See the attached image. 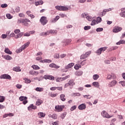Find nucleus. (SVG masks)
I'll list each match as a JSON object with an SVG mask.
<instances>
[{"label":"nucleus","instance_id":"1","mask_svg":"<svg viewBox=\"0 0 125 125\" xmlns=\"http://www.w3.org/2000/svg\"><path fill=\"white\" fill-rule=\"evenodd\" d=\"M27 22H30L31 21L28 19H19L18 20V24H23L24 26H29V23Z\"/></svg>","mask_w":125,"mask_h":125},{"label":"nucleus","instance_id":"2","mask_svg":"<svg viewBox=\"0 0 125 125\" xmlns=\"http://www.w3.org/2000/svg\"><path fill=\"white\" fill-rule=\"evenodd\" d=\"M30 45V42H27L25 43L24 44H23L22 46L20 47L19 50L17 51V53H20V52H22L24 49H25V48H27Z\"/></svg>","mask_w":125,"mask_h":125},{"label":"nucleus","instance_id":"3","mask_svg":"<svg viewBox=\"0 0 125 125\" xmlns=\"http://www.w3.org/2000/svg\"><path fill=\"white\" fill-rule=\"evenodd\" d=\"M40 22L41 23L42 25L44 26V25H46V24H47V22H48V21H47V19L46 17L42 16L40 20Z\"/></svg>","mask_w":125,"mask_h":125},{"label":"nucleus","instance_id":"4","mask_svg":"<svg viewBox=\"0 0 125 125\" xmlns=\"http://www.w3.org/2000/svg\"><path fill=\"white\" fill-rule=\"evenodd\" d=\"M101 116H102L103 118H105L106 119H110V118L113 117V116L109 115V114H108L105 110H103L101 112Z\"/></svg>","mask_w":125,"mask_h":125},{"label":"nucleus","instance_id":"5","mask_svg":"<svg viewBox=\"0 0 125 125\" xmlns=\"http://www.w3.org/2000/svg\"><path fill=\"white\" fill-rule=\"evenodd\" d=\"M0 79L4 80H11V76L7 74H4L0 76Z\"/></svg>","mask_w":125,"mask_h":125},{"label":"nucleus","instance_id":"6","mask_svg":"<svg viewBox=\"0 0 125 125\" xmlns=\"http://www.w3.org/2000/svg\"><path fill=\"white\" fill-rule=\"evenodd\" d=\"M56 9L60 10V11H64L65 10H68V8L63 6H55Z\"/></svg>","mask_w":125,"mask_h":125},{"label":"nucleus","instance_id":"7","mask_svg":"<svg viewBox=\"0 0 125 125\" xmlns=\"http://www.w3.org/2000/svg\"><path fill=\"white\" fill-rule=\"evenodd\" d=\"M117 79V77L116 75L114 73H111L110 74H107L106 80H116Z\"/></svg>","mask_w":125,"mask_h":125},{"label":"nucleus","instance_id":"8","mask_svg":"<svg viewBox=\"0 0 125 125\" xmlns=\"http://www.w3.org/2000/svg\"><path fill=\"white\" fill-rule=\"evenodd\" d=\"M65 108V105H56L55 107V109L57 110V112H62L63 109Z\"/></svg>","mask_w":125,"mask_h":125},{"label":"nucleus","instance_id":"9","mask_svg":"<svg viewBox=\"0 0 125 125\" xmlns=\"http://www.w3.org/2000/svg\"><path fill=\"white\" fill-rule=\"evenodd\" d=\"M90 53H91V52L90 51H89L87 52H86L84 54L82 55L81 56V59H85V58H87V57H88V56H89Z\"/></svg>","mask_w":125,"mask_h":125},{"label":"nucleus","instance_id":"10","mask_svg":"<svg viewBox=\"0 0 125 125\" xmlns=\"http://www.w3.org/2000/svg\"><path fill=\"white\" fill-rule=\"evenodd\" d=\"M117 83H118V81L114 80L108 83V86L109 87H113V86H115Z\"/></svg>","mask_w":125,"mask_h":125},{"label":"nucleus","instance_id":"11","mask_svg":"<svg viewBox=\"0 0 125 125\" xmlns=\"http://www.w3.org/2000/svg\"><path fill=\"white\" fill-rule=\"evenodd\" d=\"M112 9L111 8L109 9H104L103 12L101 13V16L102 17L104 16L107 13V12H109V11H111Z\"/></svg>","mask_w":125,"mask_h":125},{"label":"nucleus","instance_id":"12","mask_svg":"<svg viewBox=\"0 0 125 125\" xmlns=\"http://www.w3.org/2000/svg\"><path fill=\"white\" fill-rule=\"evenodd\" d=\"M44 79L45 80H50L51 81H54V77L52 75H44Z\"/></svg>","mask_w":125,"mask_h":125},{"label":"nucleus","instance_id":"13","mask_svg":"<svg viewBox=\"0 0 125 125\" xmlns=\"http://www.w3.org/2000/svg\"><path fill=\"white\" fill-rule=\"evenodd\" d=\"M72 42V40H71V39H66V40H64L62 42V43H64L63 46H66V45H68V44L69 43H70V42Z\"/></svg>","mask_w":125,"mask_h":125},{"label":"nucleus","instance_id":"14","mask_svg":"<svg viewBox=\"0 0 125 125\" xmlns=\"http://www.w3.org/2000/svg\"><path fill=\"white\" fill-rule=\"evenodd\" d=\"M122 30V27H119L118 26L115 27L112 30L113 33H119V32H121Z\"/></svg>","mask_w":125,"mask_h":125},{"label":"nucleus","instance_id":"15","mask_svg":"<svg viewBox=\"0 0 125 125\" xmlns=\"http://www.w3.org/2000/svg\"><path fill=\"white\" fill-rule=\"evenodd\" d=\"M86 108V105L85 104H82L78 106L79 110H84Z\"/></svg>","mask_w":125,"mask_h":125},{"label":"nucleus","instance_id":"16","mask_svg":"<svg viewBox=\"0 0 125 125\" xmlns=\"http://www.w3.org/2000/svg\"><path fill=\"white\" fill-rule=\"evenodd\" d=\"M49 67H50L51 68H55V69H59V68H60V66L56 65V64L54 63H52L50 64Z\"/></svg>","mask_w":125,"mask_h":125},{"label":"nucleus","instance_id":"17","mask_svg":"<svg viewBox=\"0 0 125 125\" xmlns=\"http://www.w3.org/2000/svg\"><path fill=\"white\" fill-rule=\"evenodd\" d=\"M121 12L120 14V16L121 17L125 18V8H121Z\"/></svg>","mask_w":125,"mask_h":125},{"label":"nucleus","instance_id":"18","mask_svg":"<svg viewBox=\"0 0 125 125\" xmlns=\"http://www.w3.org/2000/svg\"><path fill=\"white\" fill-rule=\"evenodd\" d=\"M2 57L4 58L5 60H8L9 61H10V60H12V57H11L9 55H4L2 56Z\"/></svg>","mask_w":125,"mask_h":125},{"label":"nucleus","instance_id":"19","mask_svg":"<svg viewBox=\"0 0 125 125\" xmlns=\"http://www.w3.org/2000/svg\"><path fill=\"white\" fill-rule=\"evenodd\" d=\"M60 18V17H59V16H56L54 19H52L51 22L55 23L56 21H58V20H59Z\"/></svg>","mask_w":125,"mask_h":125},{"label":"nucleus","instance_id":"20","mask_svg":"<svg viewBox=\"0 0 125 125\" xmlns=\"http://www.w3.org/2000/svg\"><path fill=\"white\" fill-rule=\"evenodd\" d=\"M13 71L15 72H21V69H20L19 66H15L13 68Z\"/></svg>","mask_w":125,"mask_h":125},{"label":"nucleus","instance_id":"21","mask_svg":"<svg viewBox=\"0 0 125 125\" xmlns=\"http://www.w3.org/2000/svg\"><path fill=\"white\" fill-rule=\"evenodd\" d=\"M74 65H75V64L73 62H71L68 64V65H67L66 66H65L64 68L65 69H70L72 68V67H73Z\"/></svg>","mask_w":125,"mask_h":125},{"label":"nucleus","instance_id":"22","mask_svg":"<svg viewBox=\"0 0 125 125\" xmlns=\"http://www.w3.org/2000/svg\"><path fill=\"white\" fill-rule=\"evenodd\" d=\"M27 109L29 110H31V109H34V110H35V109H37V106L31 104L27 107Z\"/></svg>","mask_w":125,"mask_h":125},{"label":"nucleus","instance_id":"23","mask_svg":"<svg viewBox=\"0 0 125 125\" xmlns=\"http://www.w3.org/2000/svg\"><path fill=\"white\" fill-rule=\"evenodd\" d=\"M4 52L6 53L7 54H12V52L9 50L8 48H5L4 50Z\"/></svg>","mask_w":125,"mask_h":125},{"label":"nucleus","instance_id":"24","mask_svg":"<svg viewBox=\"0 0 125 125\" xmlns=\"http://www.w3.org/2000/svg\"><path fill=\"white\" fill-rule=\"evenodd\" d=\"M43 102L42 101V100H41V99H38L37 100V101L36 103V105H37V106H40V105H41V104H42V103Z\"/></svg>","mask_w":125,"mask_h":125},{"label":"nucleus","instance_id":"25","mask_svg":"<svg viewBox=\"0 0 125 125\" xmlns=\"http://www.w3.org/2000/svg\"><path fill=\"white\" fill-rule=\"evenodd\" d=\"M99 79V75L98 74H94L93 75V79L94 81H97Z\"/></svg>","mask_w":125,"mask_h":125},{"label":"nucleus","instance_id":"26","mask_svg":"<svg viewBox=\"0 0 125 125\" xmlns=\"http://www.w3.org/2000/svg\"><path fill=\"white\" fill-rule=\"evenodd\" d=\"M38 116L39 118H44V117H45V113H43V112H39Z\"/></svg>","mask_w":125,"mask_h":125},{"label":"nucleus","instance_id":"27","mask_svg":"<svg viewBox=\"0 0 125 125\" xmlns=\"http://www.w3.org/2000/svg\"><path fill=\"white\" fill-rule=\"evenodd\" d=\"M83 72L82 71H77L75 73L76 76H77L78 77H80V76H82L83 74Z\"/></svg>","mask_w":125,"mask_h":125},{"label":"nucleus","instance_id":"28","mask_svg":"<svg viewBox=\"0 0 125 125\" xmlns=\"http://www.w3.org/2000/svg\"><path fill=\"white\" fill-rule=\"evenodd\" d=\"M22 36H23V33L22 32H21L19 34H18L16 36H15V38L16 39H20V38H21L22 37Z\"/></svg>","mask_w":125,"mask_h":125},{"label":"nucleus","instance_id":"29","mask_svg":"<svg viewBox=\"0 0 125 125\" xmlns=\"http://www.w3.org/2000/svg\"><path fill=\"white\" fill-rule=\"evenodd\" d=\"M93 86L95 87H99V83L97 82H94L92 83Z\"/></svg>","mask_w":125,"mask_h":125},{"label":"nucleus","instance_id":"30","mask_svg":"<svg viewBox=\"0 0 125 125\" xmlns=\"http://www.w3.org/2000/svg\"><path fill=\"white\" fill-rule=\"evenodd\" d=\"M60 99L62 101H65L66 99H65V94H62L60 95Z\"/></svg>","mask_w":125,"mask_h":125},{"label":"nucleus","instance_id":"31","mask_svg":"<svg viewBox=\"0 0 125 125\" xmlns=\"http://www.w3.org/2000/svg\"><path fill=\"white\" fill-rule=\"evenodd\" d=\"M67 116V112H63L61 114V118L62 119L64 120L65 119V117Z\"/></svg>","mask_w":125,"mask_h":125},{"label":"nucleus","instance_id":"32","mask_svg":"<svg viewBox=\"0 0 125 125\" xmlns=\"http://www.w3.org/2000/svg\"><path fill=\"white\" fill-rule=\"evenodd\" d=\"M27 98H28L27 97L21 96L19 98V99H20V101H24L25 100H27Z\"/></svg>","mask_w":125,"mask_h":125},{"label":"nucleus","instance_id":"33","mask_svg":"<svg viewBox=\"0 0 125 125\" xmlns=\"http://www.w3.org/2000/svg\"><path fill=\"white\" fill-rule=\"evenodd\" d=\"M31 67L33 68V69H34V70H40V69L39 66L35 64L33 65Z\"/></svg>","mask_w":125,"mask_h":125},{"label":"nucleus","instance_id":"34","mask_svg":"<svg viewBox=\"0 0 125 125\" xmlns=\"http://www.w3.org/2000/svg\"><path fill=\"white\" fill-rule=\"evenodd\" d=\"M5 100V97L3 96H0V103H2Z\"/></svg>","mask_w":125,"mask_h":125},{"label":"nucleus","instance_id":"35","mask_svg":"<svg viewBox=\"0 0 125 125\" xmlns=\"http://www.w3.org/2000/svg\"><path fill=\"white\" fill-rule=\"evenodd\" d=\"M35 90H36V91H39V92H42V91H43V88L37 87L35 89Z\"/></svg>","mask_w":125,"mask_h":125},{"label":"nucleus","instance_id":"36","mask_svg":"<svg viewBox=\"0 0 125 125\" xmlns=\"http://www.w3.org/2000/svg\"><path fill=\"white\" fill-rule=\"evenodd\" d=\"M118 47L116 46H112L109 49V51H112V50H116L117 49Z\"/></svg>","mask_w":125,"mask_h":125},{"label":"nucleus","instance_id":"37","mask_svg":"<svg viewBox=\"0 0 125 125\" xmlns=\"http://www.w3.org/2000/svg\"><path fill=\"white\" fill-rule=\"evenodd\" d=\"M64 81L63 80V78H62V77H58L56 79V82L57 83H60V82H62Z\"/></svg>","mask_w":125,"mask_h":125},{"label":"nucleus","instance_id":"38","mask_svg":"<svg viewBox=\"0 0 125 125\" xmlns=\"http://www.w3.org/2000/svg\"><path fill=\"white\" fill-rule=\"evenodd\" d=\"M102 21V18L99 17L97 18L96 23L97 24H98V23H101V22Z\"/></svg>","mask_w":125,"mask_h":125},{"label":"nucleus","instance_id":"39","mask_svg":"<svg viewBox=\"0 0 125 125\" xmlns=\"http://www.w3.org/2000/svg\"><path fill=\"white\" fill-rule=\"evenodd\" d=\"M80 68H82V65L80 64H76L74 66V68L75 69V70H79Z\"/></svg>","mask_w":125,"mask_h":125},{"label":"nucleus","instance_id":"40","mask_svg":"<svg viewBox=\"0 0 125 125\" xmlns=\"http://www.w3.org/2000/svg\"><path fill=\"white\" fill-rule=\"evenodd\" d=\"M68 83L69 85H74L75 84V83L74 82V80H71L68 82Z\"/></svg>","mask_w":125,"mask_h":125},{"label":"nucleus","instance_id":"41","mask_svg":"<svg viewBox=\"0 0 125 125\" xmlns=\"http://www.w3.org/2000/svg\"><path fill=\"white\" fill-rule=\"evenodd\" d=\"M86 18L88 21H92V20H93V18L89 16H87Z\"/></svg>","mask_w":125,"mask_h":125},{"label":"nucleus","instance_id":"42","mask_svg":"<svg viewBox=\"0 0 125 125\" xmlns=\"http://www.w3.org/2000/svg\"><path fill=\"white\" fill-rule=\"evenodd\" d=\"M24 80L25 81V83H30L31 82V80H29L28 78L24 79Z\"/></svg>","mask_w":125,"mask_h":125},{"label":"nucleus","instance_id":"43","mask_svg":"<svg viewBox=\"0 0 125 125\" xmlns=\"http://www.w3.org/2000/svg\"><path fill=\"white\" fill-rule=\"evenodd\" d=\"M44 63H51L52 62V61H51V60L44 59Z\"/></svg>","mask_w":125,"mask_h":125},{"label":"nucleus","instance_id":"44","mask_svg":"<svg viewBox=\"0 0 125 125\" xmlns=\"http://www.w3.org/2000/svg\"><path fill=\"white\" fill-rule=\"evenodd\" d=\"M49 32H50V34H52V35H53L54 34H56V33H57V31L55 30H50L49 31Z\"/></svg>","mask_w":125,"mask_h":125},{"label":"nucleus","instance_id":"45","mask_svg":"<svg viewBox=\"0 0 125 125\" xmlns=\"http://www.w3.org/2000/svg\"><path fill=\"white\" fill-rule=\"evenodd\" d=\"M116 121H117V119H116L115 118L112 119L111 120V122L110 125H115V122H116Z\"/></svg>","mask_w":125,"mask_h":125},{"label":"nucleus","instance_id":"46","mask_svg":"<svg viewBox=\"0 0 125 125\" xmlns=\"http://www.w3.org/2000/svg\"><path fill=\"white\" fill-rule=\"evenodd\" d=\"M102 52V50L101 49V48H100L97 50L96 53H97L98 54V55H100V54H101Z\"/></svg>","mask_w":125,"mask_h":125},{"label":"nucleus","instance_id":"47","mask_svg":"<svg viewBox=\"0 0 125 125\" xmlns=\"http://www.w3.org/2000/svg\"><path fill=\"white\" fill-rule=\"evenodd\" d=\"M96 20H93L92 21L91 23V26H94V25H96Z\"/></svg>","mask_w":125,"mask_h":125},{"label":"nucleus","instance_id":"48","mask_svg":"<svg viewBox=\"0 0 125 125\" xmlns=\"http://www.w3.org/2000/svg\"><path fill=\"white\" fill-rule=\"evenodd\" d=\"M91 28V27L90 26H85L84 27V30H85V31H87V30L90 29Z\"/></svg>","mask_w":125,"mask_h":125},{"label":"nucleus","instance_id":"49","mask_svg":"<svg viewBox=\"0 0 125 125\" xmlns=\"http://www.w3.org/2000/svg\"><path fill=\"white\" fill-rule=\"evenodd\" d=\"M119 83L121 84L122 86H125V81H120L119 82Z\"/></svg>","mask_w":125,"mask_h":125},{"label":"nucleus","instance_id":"50","mask_svg":"<svg viewBox=\"0 0 125 125\" xmlns=\"http://www.w3.org/2000/svg\"><path fill=\"white\" fill-rule=\"evenodd\" d=\"M104 62L105 64H107V65L111 64V62H110V60H104Z\"/></svg>","mask_w":125,"mask_h":125},{"label":"nucleus","instance_id":"51","mask_svg":"<svg viewBox=\"0 0 125 125\" xmlns=\"http://www.w3.org/2000/svg\"><path fill=\"white\" fill-rule=\"evenodd\" d=\"M7 6H8V5H7V4H6V3L2 4L1 5V7L2 8H5V7H7Z\"/></svg>","mask_w":125,"mask_h":125},{"label":"nucleus","instance_id":"52","mask_svg":"<svg viewBox=\"0 0 125 125\" xmlns=\"http://www.w3.org/2000/svg\"><path fill=\"white\" fill-rule=\"evenodd\" d=\"M54 58H55L56 59H59V58H60V56L59 54H55L54 55Z\"/></svg>","mask_w":125,"mask_h":125},{"label":"nucleus","instance_id":"53","mask_svg":"<svg viewBox=\"0 0 125 125\" xmlns=\"http://www.w3.org/2000/svg\"><path fill=\"white\" fill-rule=\"evenodd\" d=\"M6 16L8 19H11V18H12V16H11V15H10V14H7L6 15Z\"/></svg>","mask_w":125,"mask_h":125},{"label":"nucleus","instance_id":"54","mask_svg":"<svg viewBox=\"0 0 125 125\" xmlns=\"http://www.w3.org/2000/svg\"><path fill=\"white\" fill-rule=\"evenodd\" d=\"M77 109V106L73 105L70 108V111H74V110H76Z\"/></svg>","mask_w":125,"mask_h":125},{"label":"nucleus","instance_id":"55","mask_svg":"<svg viewBox=\"0 0 125 125\" xmlns=\"http://www.w3.org/2000/svg\"><path fill=\"white\" fill-rule=\"evenodd\" d=\"M52 119H53L54 120H56V119H57V115H56V114H54L52 115Z\"/></svg>","mask_w":125,"mask_h":125},{"label":"nucleus","instance_id":"56","mask_svg":"<svg viewBox=\"0 0 125 125\" xmlns=\"http://www.w3.org/2000/svg\"><path fill=\"white\" fill-rule=\"evenodd\" d=\"M83 41H84V39L83 38H82L77 40V42H83Z\"/></svg>","mask_w":125,"mask_h":125},{"label":"nucleus","instance_id":"57","mask_svg":"<svg viewBox=\"0 0 125 125\" xmlns=\"http://www.w3.org/2000/svg\"><path fill=\"white\" fill-rule=\"evenodd\" d=\"M103 31V28H97L96 29V32H102Z\"/></svg>","mask_w":125,"mask_h":125},{"label":"nucleus","instance_id":"58","mask_svg":"<svg viewBox=\"0 0 125 125\" xmlns=\"http://www.w3.org/2000/svg\"><path fill=\"white\" fill-rule=\"evenodd\" d=\"M29 74L32 75V76H35V71L33 70H31L29 71Z\"/></svg>","mask_w":125,"mask_h":125},{"label":"nucleus","instance_id":"59","mask_svg":"<svg viewBox=\"0 0 125 125\" xmlns=\"http://www.w3.org/2000/svg\"><path fill=\"white\" fill-rule=\"evenodd\" d=\"M16 87L18 88L19 89H20V88H22V85L20 84H17L16 86Z\"/></svg>","mask_w":125,"mask_h":125},{"label":"nucleus","instance_id":"60","mask_svg":"<svg viewBox=\"0 0 125 125\" xmlns=\"http://www.w3.org/2000/svg\"><path fill=\"white\" fill-rule=\"evenodd\" d=\"M19 16L21 18H24V17H25V15L23 13H20Z\"/></svg>","mask_w":125,"mask_h":125},{"label":"nucleus","instance_id":"61","mask_svg":"<svg viewBox=\"0 0 125 125\" xmlns=\"http://www.w3.org/2000/svg\"><path fill=\"white\" fill-rule=\"evenodd\" d=\"M107 48H108V47H101V49L102 51H105V50H106Z\"/></svg>","mask_w":125,"mask_h":125},{"label":"nucleus","instance_id":"62","mask_svg":"<svg viewBox=\"0 0 125 125\" xmlns=\"http://www.w3.org/2000/svg\"><path fill=\"white\" fill-rule=\"evenodd\" d=\"M70 78V75H67L65 76L64 77H62V79L63 81H65V80H67V79H69Z\"/></svg>","mask_w":125,"mask_h":125},{"label":"nucleus","instance_id":"63","mask_svg":"<svg viewBox=\"0 0 125 125\" xmlns=\"http://www.w3.org/2000/svg\"><path fill=\"white\" fill-rule=\"evenodd\" d=\"M16 12H19L20 11V7H17L16 9H15Z\"/></svg>","mask_w":125,"mask_h":125},{"label":"nucleus","instance_id":"64","mask_svg":"<svg viewBox=\"0 0 125 125\" xmlns=\"http://www.w3.org/2000/svg\"><path fill=\"white\" fill-rule=\"evenodd\" d=\"M14 33H15L16 34H19V33H20V30L16 29L14 30Z\"/></svg>","mask_w":125,"mask_h":125}]
</instances>
